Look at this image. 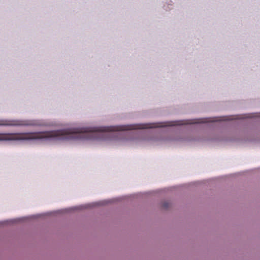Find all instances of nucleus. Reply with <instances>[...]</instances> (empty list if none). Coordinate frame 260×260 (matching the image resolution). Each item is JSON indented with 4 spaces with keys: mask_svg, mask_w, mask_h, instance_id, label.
<instances>
[{
    "mask_svg": "<svg viewBox=\"0 0 260 260\" xmlns=\"http://www.w3.org/2000/svg\"><path fill=\"white\" fill-rule=\"evenodd\" d=\"M203 121H201L200 122H202ZM197 121L193 122V123H197ZM189 123H193V122H190Z\"/></svg>",
    "mask_w": 260,
    "mask_h": 260,
    "instance_id": "5",
    "label": "nucleus"
},
{
    "mask_svg": "<svg viewBox=\"0 0 260 260\" xmlns=\"http://www.w3.org/2000/svg\"><path fill=\"white\" fill-rule=\"evenodd\" d=\"M43 124L36 120L0 119V126H41Z\"/></svg>",
    "mask_w": 260,
    "mask_h": 260,
    "instance_id": "2",
    "label": "nucleus"
},
{
    "mask_svg": "<svg viewBox=\"0 0 260 260\" xmlns=\"http://www.w3.org/2000/svg\"><path fill=\"white\" fill-rule=\"evenodd\" d=\"M87 137V128H72L38 132L0 133V141L73 140Z\"/></svg>",
    "mask_w": 260,
    "mask_h": 260,
    "instance_id": "1",
    "label": "nucleus"
},
{
    "mask_svg": "<svg viewBox=\"0 0 260 260\" xmlns=\"http://www.w3.org/2000/svg\"><path fill=\"white\" fill-rule=\"evenodd\" d=\"M169 204L168 203H164L162 205V206L165 208H167L169 207Z\"/></svg>",
    "mask_w": 260,
    "mask_h": 260,
    "instance_id": "3",
    "label": "nucleus"
},
{
    "mask_svg": "<svg viewBox=\"0 0 260 260\" xmlns=\"http://www.w3.org/2000/svg\"><path fill=\"white\" fill-rule=\"evenodd\" d=\"M178 123L177 124H175L174 125H181V124H186L185 123H183L182 122H177Z\"/></svg>",
    "mask_w": 260,
    "mask_h": 260,
    "instance_id": "4",
    "label": "nucleus"
},
{
    "mask_svg": "<svg viewBox=\"0 0 260 260\" xmlns=\"http://www.w3.org/2000/svg\"><path fill=\"white\" fill-rule=\"evenodd\" d=\"M159 126L162 127V125H159Z\"/></svg>",
    "mask_w": 260,
    "mask_h": 260,
    "instance_id": "6",
    "label": "nucleus"
}]
</instances>
